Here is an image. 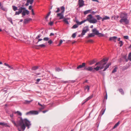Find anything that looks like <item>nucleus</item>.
I'll return each instance as SVG.
<instances>
[{
	"mask_svg": "<svg viewBox=\"0 0 131 131\" xmlns=\"http://www.w3.org/2000/svg\"><path fill=\"white\" fill-rule=\"evenodd\" d=\"M63 41L62 40H61L60 41L59 44L58 45V46H60L61 44L62 43Z\"/></svg>",
	"mask_w": 131,
	"mask_h": 131,
	"instance_id": "nucleus-42",
	"label": "nucleus"
},
{
	"mask_svg": "<svg viewBox=\"0 0 131 131\" xmlns=\"http://www.w3.org/2000/svg\"><path fill=\"white\" fill-rule=\"evenodd\" d=\"M41 36V35H39L35 39H37L39 38Z\"/></svg>",
	"mask_w": 131,
	"mask_h": 131,
	"instance_id": "nucleus-49",
	"label": "nucleus"
},
{
	"mask_svg": "<svg viewBox=\"0 0 131 131\" xmlns=\"http://www.w3.org/2000/svg\"><path fill=\"white\" fill-rule=\"evenodd\" d=\"M119 121H118L117 123L115 124L113 127V128L114 129L116 128L119 124Z\"/></svg>",
	"mask_w": 131,
	"mask_h": 131,
	"instance_id": "nucleus-22",
	"label": "nucleus"
},
{
	"mask_svg": "<svg viewBox=\"0 0 131 131\" xmlns=\"http://www.w3.org/2000/svg\"><path fill=\"white\" fill-rule=\"evenodd\" d=\"M89 89L90 87L88 85H87L86 86H85V90L86 89H87L88 90V92L89 91Z\"/></svg>",
	"mask_w": 131,
	"mask_h": 131,
	"instance_id": "nucleus-36",
	"label": "nucleus"
},
{
	"mask_svg": "<svg viewBox=\"0 0 131 131\" xmlns=\"http://www.w3.org/2000/svg\"><path fill=\"white\" fill-rule=\"evenodd\" d=\"M105 109H103L102 110V111H101V113L102 115H103V114H104V113L105 112Z\"/></svg>",
	"mask_w": 131,
	"mask_h": 131,
	"instance_id": "nucleus-35",
	"label": "nucleus"
},
{
	"mask_svg": "<svg viewBox=\"0 0 131 131\" xmlns=\"http://www.w3.org/2000/svg\"><path fill=\"white\" fill-rule=\"evenodd\" d=\"M50 13H51V12H50L47 14V16H46V17L45 18V19H47L48 18V17L49 16V15H50Z\"/></svg>",
	"mask_w": 131,
	"mask_h": 131,
	"instance_id": "nucleus-40",
	"label": "nucleus"
},
{
	"mask_svg": "<svg viewBox=\"0 0 131 131\" xmlns=\"http://www.w3.org/2000/svg\"><path fill=\"white\" fill-rule=\"evenodd\" d=\"M95 16L96 17L97 19L99 20L101 19H102V18L99 15H96Z\"/></svg>",
	"mask_w": 131,
	"mask_h": 131,
	"instance_id": "nucleus-24",
	"label": "nucleus"
},
{
	"mask_svg": "<svg viewBox=\"0 0 131 131\" xmlns=\"http://www.w3.org/2000/svg\"><path fill=\"white\" fill-rule=\"evenodd\" d=\"M54 35V34L52 33H51L50 35V36H53Z\"/></svg>",
	"mask_w": 131,
	"mask_h": 131,
	"instance_id": "nucleus-62",
	"label": "nucleus"
},
{
	"mask_svg": "<svg viewBox=\"0 0 131 131\" xmlns=\"http://www.w3.org/2000/svg\"><path fill=\"white\" fill-rule=\"evenodd\" d=\"M119 44H120L119 46L121 47L123 44V43L122 41H120L119 42Z\"/></svg>",
	"mask_w": 131,
	"mask_h": 131,
	"instance_id": "nucleus-31",
	"label": "nucleus"
},
{
	"mask_svg": "<svg viewBox=\"0 0 131 131\" xmlns=\"http://www.w3.org/2000/svg\"><path fill=\"white\" fill-rule=\"evenodd\" d=\"M78 4L79 7H82L84 5V2L83 0H79Z\"/></svg>",
	"mask_w": 131,
	"mask_h": 131,
	"instance_id": "nucleus-9",
	"label": "nucleus"
},
{
	"mask_svg": "<svg viewBox=\"0 0 131 131\" xmlns=\"http://www.w3.org/2000/svg\"><path fill=\"white\" fill-rule=\"evenodd\" d=\"M4 65L8 67L9 68H10L11 69L13 70L14 69V68L11 66H10L8 64L5 63H4Z\"/></svg>",
	"mask_w": 131,
	"mask_h": 131,
	"instance_id": "nucleus-16",
	"label": "nucleus"
},
{
	"mask_svg": "<svg viewBox=\"0 0 131 131\" xmlns=\"http://www.w3.org/2000/svg\"><path fill=\"white\" fill-rule=\"evenodd\" d=\"M53 42L51 40H49L48 41V43L49 44V45H50Z\"/></svg>",
	"mask_w": 131,
	"mask_h": 131,
	"instance_id": "nucleus-39",
	"label": "nucleus"
},
{
	"mask_svg": "<svg viewBox=\"0 0 131 131\" xmlns=\"http://www.w3.org/2000/svg\"><path fill=\"white\" fill-rule=\"evenodd\" d=\"M117 68L116 67H115L113 70L112 71V73H114L117 71Z\"/></svg>",
	"mask_w": 131,
	"mask_h": 131,
	"instance_id": "nucleus-37",
	"label": "nucleus"
},
{
	"mask_svg": "<svg viewBox=\"0 0 131 131\" xmlns=\"http://www.w3.org/2000/svg\"><path fill=\"white\" fill-rule=\"evenodd\" d=\"M61 12L60 13H58L57 15V17H59V19H62L64 18L63 13L65 11V7L63 6H62L60 8Z\"/></svg>",
	"mask_w": 131,
	"mask_h": 131,
	"instance_id": "nucleus-5",
	"label": "nucleus"
},
{
	"mask_svg": "<svg viewBox=\"0 0 131 131\" xmlns=\"http://www.w3.org/2000/svg\"><path fill=\"white\" fill-rule=\"evenodd\" d=\"M93 97V95H92L91 96H90L89 97H88L89 99L90 100V99H91V98H92Z\"/></svg>",
	"mask_w": 131,
	"mask_h": 131,
	"instance_id": "nucleus-53",
	"label": "nucleus"
},
{
	"mask_svg": "<svg viewBox=\"0 0 131 131\" xmlns=\"http://www.w3.org/2000/svg\"><path fill=\"white\" fill-rule=\"evenodd\" d=\"M128 58L131 61V52H130L129 54Z\"/></svg>",
	"mask_w": 131,
	"mask_h": 131,
	"instance_id": "nucleus-38",
	"label": "nucleus"
},
{
	"mask_svg": "<svg viewBox=\"0 0 131 131\" xmlns=\"http://www.w3.org/2000/svg\"><path fill=\"white\" fill-rule=\"evenodd\" d=\"M48 111V110L44 111H42V112L43 113H45Z\"/></svg>",
	"mask_w": 131,
	"mask_h": 131,
	"instance_id": "nucleus-63",
	"label": "nucleus"
},
{
	"mask_svg": "<svg viewBox=\"0 0 131 131\" xmlns=\"http://www.w3.org/2000/svg\"><path fill=\"white\" fill-rule=\"evenodd\" d=\"M1 8L2 9V10H4V11L6 9L5 8H4L3 6L1 7Z\"/></svg>",
	"mask_w": 131,
	"mask_h": 131,
	"instance_id": "nucleus-55",
	"label": "nucleus"
},
{
	"mask_svg": "<svg viewBox=\"0 0 131 131\" xmlns=\"http://www.w3.org/2000/svg\"><path fill=\"white\" fill-rule=\"evenodd\" d=\"M92 1L94 2H96L98 3H99V2L98 0H92Z\"/></svg>",
	"mask_w": 131,
	"mask_h": 131,
	"instance_id": "nucleus-61",
	"label": "nucleus"
},
{
	"mask_svg": "<svg viewBox=\"0 0 131 131\" xmlns=\"http://www.w3.org/2000/svg\"><path fill=\"white\" fill-rule=\"evenodd\" d=\"M117 37L116 36H114L112 37H111L109 38V40H113L115 42H116V40L117 39Z\"/></svg>",
	"mask_w": 131,
	"mask_h": 131,
	"instance_id": "nucleus-13",
	"label": "nucleus"
},
{
	"mask_svg": "<svg viewBox=\"0 0 131 131\" xmlns=\"http://www.w3.org/2000/svg\"><path fill=\"white\" fill-rule=\"evenodd\" d=\"M29 3L27 1L26 3L25 4V5L26 6H28L29 5Z\"/></svg>",
	"mask_w": 131,
	"mask_h": 131,
	"instance_id": "nucleus-60",
	"label": "nucleus"
},
{
	"mask_svg": "<svg viewBox=\"0 0 131 131\" xmlns=\"http://www.w3.org/2000/svg\"><path fill=\"white\" fill-rule=\"evenodd\" d=\"M20 13H19V12H18V11L17 12H16L15 13V15H19Z\"/></svg>",
	"mask_w": 131,
	"mask_h": 131,
	"instance_id": "nucleus-50",
	"label": "nucleus"
},
{
	"mask_svg": "<svg viewBox=\"0 0 131 131\" xmlns=\"http://www.w3.org/2000/svg\"><path fill=\"white\" fill-rule=\"evenodd\" d=\"M109 17L107 16H105L102 19V21H103L104 20L108 19H110Z\"/></svg>",
	"mask_w": 131,
	"mask_h": 131,
	"instance_id": "nucleus-17",
	"label": "nucleus"
},
{
	"mask_svg": "<svg viewBox=\"0 0 131 131\" xmlns=\"http://www.w3.org/2000/svg\"><path fill=\"white\" fill-rule=\"evenodd\" d=\"M84 69L87 71H92L94 69L93 67H89L88 68H85Z\"/></svg>",
	"mask_w": 131,
	"mask_h": 131,
	"instance_id": "nucleus-12",
	"label": "nucleus"
},
{
	"mask_svg": "<svg viewBox=\"0 0 131 131\" xmlns=\"http://www.w3.org/2000/svg\"><path fill=\"white\" fill-rule=\"evenodd\" d=\"M120 17L121 18L119 20L120 23H122L124 22L126 24H127L129 23V20L127 19L128 15L127 13H121L120 14Z\"/></svg>",
	"mask_w": 131,
	"mask_h": 131,
	"instance_id": "nucleus-4",
	"label": "nucleus"
},
{
	"mask_svg": "<svg viewBox=\"0 0 131 131\" xmlns=\"http://www.w3.org/2000/svg\"><path fill=\"white\" fill-rule=\"evenodd\" d=\"M76 35L75 33H74L72 35V37L73 38H74L75 37Z\"/></svg>",
	"mask_w": 131,
	"mask_h": 131,
	"instance_id": "nucleus-44",
	"label": "nucleus"
},
{
	"mask_svg": "<svg viewBox=\"0 0 131 131\" xmlns=\"http://www.w3.org/2000/svg\"><path fill=\"white\" fill-rule=\"evenodd\" d=\"M99 72L100 73L102 74V75H104V73H103L102 72V71H99Z\"/></svg>",
	"mask_w": 131,
	"mask_h": 131,
	"instance_id": "nucleus-52",
	"label": "nucleus"
},
{
	"mask_svg": "<svg viewBox=\"0 0 131 131\" xmlns=\"http://www.w3.org/2000/svg\"><path fill=\"white\" fill-rule=\"evenodd\" d=\"M15 114L17 113V114L20 116H21L22 115L21 113L19 111H17L15 112Z\"/></svg>",
	"mask_w": 131,
	"mask_h": 131,
	"instance_id": "nucleus-26",
	"label": "nucleus"
},
{
	"mask_svg": "<svg viewBox=\"0 0 131 131\" xmlns=\"http://www.w3.org/2000/svg\"><path fill=\"white\" fill-rule=\"evenodd\" d=\"M32 100H32L30 101H28L26 100L25 101L24 103L25 104H29L30 102H32Z\"/></svg>",
	"mask_w": 131,
	"mask_h": 131,
	"instance_id": "nucleus-25",
	"label": "nucleus"
},
{
	"mask_svg": "<svg viewBox=\"0 0 131 131\" xmlns=\"http://www.w3.org/2000/svg\"><path fill=\"white\" fill-rule=\"evenodd\" d=\"M8 20L9 21H10L11 23L13 24V22H12V19L11 18H9L8 19Z\"/></svg>",
	"mask_w": 131,
	"mask_h": 131,
	"instance_id": "nucleus-45",
	"label": "nucleus"
},
{
	"mask_svg": "<svg viewBox=\"0 0 131 131\" xmlns=\"http://www.w3.org/2000/svg\"><path fill=\"white\" fill-rule=\"evenodd\" d=\"M77 25H78L77 24H75L72 27V28L75 29L77 28L78 27V26Z\"/></svg>",
	"mask_w": 131,
	"mask_h": 131,
	"instance_id": "nucleus-33",
	"label": "nucleus"
},
{
	"mask_svg": "<svg viewBox=\"0 0 131 131\" xmlns=\"http://www.w3.org/2000/svg\"><path fill=\"white\" fill-rule=\"evenodd\" d=\"M96 35L98 36L99 37H103L104 36V35L103 34L101 33H99V32H98V33Z\"/></svg>",
	"mask_w": 131,
	"mask_h": 131,
	"instance_id": "nucleus-27",
	"label": "nucleus"
},
{
	"mask_svg": "<svg viewBox=\"0 0 131 131\" xmlns=\"http://www.w3.org/2000/svg\"><path fill=\"white\" fill-rule=\"evenodd\" d=\"M86 64L85 63H82V65H80L78 66L77 69H79L80 68H81L85 66Z\"/></svg>",
	"mask_w": 131,
	"mask_h": 131,
	"instance_id": "nucleus-10",
	"label": "nucleus"
},
{
	"mask_svg": "<svg viewBox=\"0 0 131 131\" xmlns=\"http://www.w3.org/2000/svg\"><path fill=\"white\" fill-rule=\"evenodd\" d=\"M38 47H45V45L44 44H41L37 46Z\"/></svg>",
	"mask_w": 131,
	"mask_h": 131,
	"instance_id": "nucleus-34",
	"label": "nucleus"
},
{
	"mask_svg": "<svg viewBox=\"0 0 131 131\" xmlns=\"http://www.w3.org/2000/svg\"><path fill=\"white\" fill-rule=\"evenodd\" d=\"M32 8V6L31 5H30L29 6V10H31Z\"/></svg>",
	"mask_w": 131,
	"mask_h": 131,
	"instance_id": "nucleus-58",
	"label": "nucleus"
},
{
	"mask_svg": "<svg viewBox=\"0 0 131 131\" xmlns=\"http://www.w3.org/2000/svg\"><path fill=\"white\" fill-rule=\"evenodd\" d=\"M34 0H27L28 2L30 4H32L33 3Z\"/></svg>",
	"mask_w": 131,
	"mask_h": 131,
	"instance_id": "nucleus-28",
	"label": "nucleus"
},
{
	"mask_svg": "<svg viewBox=\"0 0 131 131\" xmlns=\"http://www.w3.org/2000/svg\"><path fill=\"white\" fill-rule=\"evenodd\" d=\"M91 10H86L84 12V15H86L88 13H89L90 11H91Z\"/></svg>",
	"mask_w": 131,
	"mask_h": 131,
	"instance_id": "nucleus-21",
	"label": "nucleus"
},
{
	"mask_svg": "<svg viewBox=\"0 0 131 131\" xmlns=\"http://www.w3.org/2000/svg\"><path fill=\"white\" fill-rule=\"evenodd\" d=\"M92 32L94 33V34H95L97 35L99 31L96 30V28H94L92 30Z\"/></svg>",
	"mask_w": 131,
	"mask_h": 131,
	"instance_id": "nucleus-14",
	"label": "nucleus"
},
{
	"mask_svg": "<svg viewBox=\"0 0 131 131\" xmlns=\"http://www.w3.org/2000/svg\"><path fill=\"white\" fill-rule=\"evenodd\" d=\"M56 70L57 71H60L61 70L59 68H57L56 69Z\"/></svg>",
	"mask_w": 131,
	"mask_h": 131,
	"instance_id": "nucleus-56",
	"label": "nucleus"
},
{
	"mask_svg": "<svg viewBox=\"0 0 131 131\" xmlns=\"http://www.w3.org/2000/svg\"><path fill=\"white\" fill-rule=\"evenodd\" d=\"M118 91L122 94L124 95V92L123 90L122 89H119Z\"/></svg>",
	"mask_w": 131,
	"mask_h": 131,
	"instance_id": "nucleus-20",
	"label": "nucleus"
},
{
	"mask_svg": "<svg viewBox=\"0 0 131 131\" xmlns=\"http://www.w3.org/2000/svg\"><path fill=\"white\" fill-rule=\"evenodd\" d=\"M104 60H102L100 61L97 63L95 65V66H96L97 65H99L100 66H97L96 67L94 68V69L97 71L100 69H101L104 68L103 70V71H105L109 67V66L111 65V63L109 62L106 64L105 67L104 65L106 64V63H103V62L104 61Z\"/></svg>",
	"mask_w": 131,
	"mask_h": 131,
	"instance_id": "nucleus-2",
	"label": "nucleus"
},
{
	"mask_svg": "<svg viewBox=\"0 0 131 131\" xmlns=\"http://www.w3.org/2000/svg\"><path fill=\"white\" fill-rule=\"evenodd\" d=\"M67 19H68L64 18L63 20L64 22L66 24H69V22L67 20Z\"/></svg>",
	"mask_w": 131,
	"mask_h": 131,
	"instance_id": "nucleus-23",
	"label": "nucleus"
},
{
	"mask_svg": "<svg viewBox=\"0 0 131 131\" xmlns=\"http://www.w3.org/2000/svg\"><path fill=\"white\" fill-rule=\"evenodd\" d=\"M31 20V19L30 18L25 19L24 20V24L28 23Z\"/></svg>",
	"mask_w": 131,
	"mask_h": 131,
	"instance_id": "nucleus-11",
	"label": "nucleus"
},
{
	"mask_svg": "<svg viewBox=\"0 0 131 131\" xmlns=\"http://www.w3.org/2000/svg\"><path fill=\"white\" fill-rule=\"evenodd\" d=\"M124 38L125 39H127L128 38V36H124Z\"/></svg>",
	"mask_w": 131,
	"mask_h": 131,
	"instance_id": "nucleus-48",
	"label": "nucleus"
},
{
	"mask_svg": "<svg viewBox=\"0 0 131 131\" xmlns=\"http://www.w3.org/2000/svg\"><path fill=\"white\" fill-rule=\"evenodd\" d=\"M38 114V112L37 111H30L29 112H27L26 113V115H28L29 114Z\"/></svg>",
	"mask_w": 131,
	"mask_h": 131,
	"instance_id": "nucleus-7",
	"label": "nucleus"
},
{
	"mask_svg": "<svg viewBox=\"0 0 131 131\" xmlns=\"http://www.w3.org/2000/svg\"><path fill=\"white\" fill-rule=\"evenodd\" d=\"M25 9V8L24 7H20L19 8V9H18V12L20 14L21 13L23 12L22 11L24 9Z\"/></svg>",
	"mask_w": 131,
	"mask_h": 131,
	"instance_id": "nucleus-15",
	"label": "nucleus"
},
{
	"mask_svg": "<svg viewBox=\"0 0 131 131\" xmlns=\"http://www.w3.org/2000/svg\"><path fill=\"white\" fill-rule=\"evenodd\" d=\"M107 93H106V96L104 97V99H106V100L107 99Z\"/></svg>",
	"mask_w": 131,
	"mask_h": 131,
	"instance_id": "nucleus-54",
	"label": "nucleus"
},
{
	"mask_svg": "<svg viewBox=\"0 0 131 131\" xmlns=\"http://www.w3.org/2000/svg\"><path fill=\"white\" fill-rule=\"evenodd\" d=\"M93 18V17L91 14L89 15L87 17L86 19L81 21L80 22L77 20H76L75 21L77 24L79 25H81L82 23H84L87 21H88L90 23L94 24L97 22V20L95 18Z\"/></svg>",
	"mask_w": 131,
	"mask_h": 131,
	"instance_id": "nucleus-3",
	"label": "nucleus"
},
{
	"mask_svg": "<svg viewBox=\"0 0 131 131\" xmlns=\"http://www.w3.org/2000/svg\"><path fill=\"white\" fill-rule=\"evenodd\" d=\"M93 41L92 40L90 39L86 41L87 42H92Z\"/></svg>",
	"mask_w": 131,
	"mask_h": 131,
	"instance_id": "nucleus-47",
	"label": "nucleus"
},
{
	"mask_svg": "<svg viewBox=\"0 0 131 131\" xmlns=\"http://www.w3.org/2000/svg\"><path fill=\"white\" fill-rule=\"evenodd\" d=\"M12 7L14 11H15L17 10V8L16 7L13 6H12Z\"/></svg>",
	"mask_w": 131,
	"mask_h": 131,
	"instance_id": "nucleus-32",
	"label": "nucleus"
},
{
	"mask_svg": "<svg viewBox=\"0 0 131 131\" xmlns=\"http://www.w3.org/2000/svg\"><path fill=\"white\" fill-rule=\"evenodd\" d=\"M104 61L103 62V63H106H106H107V62H105L106 61H107L108 60V59L107 58H106V59H103L102 60H104Z\"/></svg>",
	"mask_w": 131,
	"mask_h": 131,
	"instance_id": "nucleus-46",
	"label": "nucleus"
},
{
	"mask_svg": "<svg viewBox=\"0 0 131 131\" xmlns=\"http://www.w3.org/2000/svg\"><path fill=\"white\" fill-rule=\"evenodd\" d=\"M57 9V10L56 11H55V12L56 13H59L60 11V9L59 8H56Z\"/></svg>",
	"mask_w": 131,
	"mask_h": 131,
	"instance_id": "nucleus-41",
	"label": "nucleus"
},
{
	"mask_svg": "<svg viewBox=\"0 0 131 131\" xmlns=\"http://www.w3.org/2000/svg\"><path fill=\"white\" fill-rule=\"evenodd\" d=\"M49 40V38L48 37H45L43 39V40L45 41H47L48 40Z\"/></svg>",
	"mask_w": 131,
	"mask_h": 131,
	"instance_id": "nucleus-43",
	"label": "nucleus"
},
{
	"mask_svg": "<svg viewBox=\"0 0 131 131\" xmlns=\"http://www.w3.org/2000/svg\"><path fill=\"white\" fill-rule=\"evenodd\" d=\"M0 125L2 126H5L6 127H9V126L7 125V124L5 123H4L1 122Z\"/></svg>",
	"mask_w": 131,
	"mask_h": 131,
	"instance_id": "nucleus-18",
	"label": "nucleus"
},
{
	"mask_svg": "<svg viewBox=\"0 0 131 131\" xmlns=\"http://www.w3.org/2000/svg\"><path fill=\"white\" fill-rule=\"evenodd\" d=\"M42 40V39H38V41L37 42V43L39 42V41H40Z\"/></svg>",
	"mask_w": 131,
	"mask_h": 131,
	"instance_id": "nucleus-57",
	"label": "nucleus"
},
{
	"mask_svg": "<svg viewBox=\"0 0 131 131\" xmlns=\"http://www.w3.org/2000/svg\"><path fill=\"white\" fill-rule=\"evenodd\" d=\"M40 80V79H38L37 80V82H39Z\"/></svg>",
	"mask_w": 131,
	"mask_h": 131,
	"instance_id": "nucleus-64",
	"label": "nucleus"
},
{
	"mask_svg": "<svg viewBox=\"0 0 131 131\" xmlns=\"http://www.w3.org/2000/svg\"><path fill=\"white\" fill-rule=\"evenodd\" d=\"M29 11L26 10L25 8V9H24L22 13V17L25 16L26 14L28 15L29 14Z\"/></svg>",
	"mask_w": 131,
	"mask_h": 131,
	"instance_id": "nucleus-8",
	"label": "nucleus"
},
{
	"mask_svg": "<svg viewBox=\"0 0 131 131\" xmlns=\"http://www.w3.org/2000/svg\"><path fill=\"white\" fill-rule=\"evenodd\" d=\"M89 29L88 26H86L83 28V29L81 34V35L83 36L88 31H89Z\"/></svg>",
	"mask_w": 131,
	"mask_h": 131,
	"instance_id": "nucleus-6",
	"label": "nucleus"
},
{
	"mask_svg": "<svg viewBox=\"0 0 131 131\" xmlns=\"http://www.w3.org/2000/svg\"><path fill=\"white\" fill-rule=\"evenodd\" d=\"M38 68V67L37 66H34L32 68V70H35Z\"/></svg>",
	"mask_w": 131,
	"mask_h": 131,
	"instance_id": "nucleus-29",
	"label": "nucleus"
},
{
	"mask_svg": "<svg viewBox=\"0 0 131 131\" xmlns=\"http://www.w3.org/2000/svg\"><path fill=\"white\" fill-rule=\"evenodd\" d=\"M94 36V34L91 33L88 35V36L87 37V38L89 37H92Z\"/></svg>",
	"mask_w": 131,
	"mask_h": 131,
	"instance_id": "nucleus-19",
	"label": "nucleus"
},
{
	"mask_svg": "<svg viewBox=\"0 0 131 131\" xmlns=\"http://www.w3.org/2000/svg\"><path fill=\"white\" fill-rule=\"evenodd\" d=\"M95 62V61L94 60H93L92 61H91L89 62V64L90 65H92L94 64Z\"/></svg>",
	"mask_w": 131,
	"mask_h": 131,
	"instance_id": "nucleus-30",
	"label": "nucleus"
},
{
	"mask_svg": "<svg viewBox=\"0 0 131 131\" xmlns=\"http://www.w3.org/2000/svg\"><path fill=\"white\" fill-rule=\"evenodd\" d=\"M53 24V22L52 21H50L49 23V24L50 25H51V26Z\"/></svg>",
	"mask_w": 131,
	"mask_h": 131,
	"instance_id": "nucleus-51",
	"label": "nucleus"
},
{
	"mask_svg": "<svg viewBox=\"0 0 131 131\" xmlns=\"http://www.w3.org/2000/svg\"><path fill=\"white\" fill-rule=\"evenodd\" d=\"M18 118L19 119V120L17 121L16 123L14 120H12L11 121L14 125L18 128L19 131H21V130L19 128V127H20L23 131L25 130L26 126L27 127L28 129L29 128V126L31 125V124L30 122L27 119H23L21 117H19Z\"/></svg>",
	"mask_w": 131,
	"mask_h": 131,
	"instance_id": "nucleus-1",
	"label": "nucleus"
},
{
	"mask_svg": "<svg viewBox=\"0 0 131 131\" xmlns=\"http://www.w3.org/2000/svg\"><path fill=\"white\" fill-rule=\"evenodd\" d=\"M10 117L11 118H13V117L14 116V115L13 114H11L10 115Z\"/></svg>",
	"mask_w": 131,
	"mask_h": 131,
	"instance_id": "nucleus-59",
	"label": "nucleus"
}]
</instances>
